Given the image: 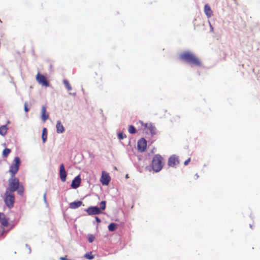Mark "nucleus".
<instances>
[{
  "label": "nucleus",
  "mask_w": 260,
  "mask_h": 260,
  "mask_svg": "<svg viewBox=\"0 0 260 260\" xmlns=\"http://www.w3.org/2000/svg\"><path fill=\"white\" fill-rule=\"evenodd\" d=\"M21 161L19 157H15L13 162L10 167L9 172L10 173L11 177L9 179L8 187L6 190L14 192L17 191V193L21 196H23L24 188L22 184H20L18 178L15 177V174L19 170Z\"/></svg>",
  "instance_id": "1"
},
{
  "label": "nucleus",
  "mask_w": 260,
  "mask_h": 260,
  "mask_svg": "<svg viewBox=\"0 0 260 260\" xmlns=\"http://www.w3.org/2000/svg\"><path fill=\"white\" fill-rule=\"evenodd\" d=\"M179 58L197 67H201L202 65L200 59L190 51L181 53L179 55Z\"/></svg>",
  "instance_id": "2"
},
{
  "label": "nucleus",
  "mask_w": 260,
  "mask_h": 260,
  "mask_svg": "<svg viewBox=\"0 0 260 260\" xmlns=\"http://www.w3.org/2000/svg\"><path fill=\"white\" fill-rule=\"evenodd\" d=\"M151 165L155 172H159L164 165V159L162 156L159 154H156L152 159Z\"/></svg>",
  "instance_id": "3"
},
{
  "label": "nucleus",
  "mask_w": 260,
  "mask_h": 260,
  "mask_svg": "<svg viewBox=\"0 0 260 260\" xmlns=\"http://www.w3.org/2000/svg\"><path fill=\"white\" fill-rule=\"evenodd\" d=\"M15 200L14 192L6 190L4 194V202L6 206L9 208H12L13 207Z\"/></svg>",
  "instance_id": "4"
},
{
  "label": "nucleus",
  "mask_w": 260,
  "mask_h": 260,
  "mask_svg": "<svg viewBox=\"0 0 260 260\" xmlns=\"http://www.w3.org/2000/svg\"><path fill=\"white\" fill-rule=\"evenodd\" d=\"M8 226V220L5 217L4 214L0 213V236L6 232V228Z\"/></svg>",
  "instance_id": "5"
},
{
  "label": "nucleus",
  "mask_w": 260,
  "mask_h": 260,
  "mask_svg": "<svg viewBox=\"0 0 260 260\" xmlns=\"http://www.w3.org/2000/svg\"><path fill=\"white\" fill-rule=\"evenodd\" d=\"M36 79L39 84L42 86L45 87L49 86V82L47 81L46 77L43 75L41 74L40 72H38L37 74Z\"/></svg>",
  "instance_id": "6"
},
{
  "label": "nucleus",
  "mask_w": 260,
  "mask_h": 260,
  "mask_svg": "<svg viewBox=\"0 0 260 260\" xmlns=\"http://www.w3.org/2000/svg\"><path fill=\"white\" fill-rule=\"evenodd\" d=\"M85 211L89 215L100 214L102 213L101 209L98 207L90 206L85 210Z\"/></svg>",
  "instance_id": "7"
},
{
  "label": "nucleus",
  "mask_w": 260,
  "mask_h": 260,
  "mask_svg": "<svg viewBox=\"0 0 260 260\" xmlns=\"http://www.w3.org/2000/svg\"><path fill=\"white\" fill-rule=\"evenodd\" d=\"M138 149L140 152H144L146 149L147 141L144 138H141L138 142Z\"/></svg>",
  "instance_id": "8"
},
{
  "label": "nucleus",
  "mask_w": 260,
  "mask_h": 260,
  "mask_svg": "<svg viewBox=\"0 0 260 260\" xmlns=\"http://www.w3.org/2000/svg\"><path fill=\"white\" fill-rule=\"evenodd\" d=\"M110 181V177L109 174L105 171L102 172L101 182L103 185H108Z\"/></svg>",
  "instance_id": "9"
},
{
  "label": "nucleus",
  "mask_w": 260,
  "mask_h": 260,
  "mask_svg": "<svg viewBox=\"0 0 260 260\" xmlns=\"http://www.w3.org/2000/svg\"><path fill=\"white\" fill-rule=\"evenodd\" d=\"M140 122L141 123L142 125H144L145 128H147L152 135H154L155 134V127L154 125H153L151 123H145V124H144L142 121H140Z\"/></svg>",
  "instance_id": "10"
},
{
  "label": "nucleus",
  "mask_w": 260,
  "mask_h": 260,
  "mask_svg": "<svg viewBox=\"0 0 260 260\" xmlns=\"http://www.w3.org/2000/svg\"><path fill=\"white\" fill-rule=\"evenodd\" d=\"M178 158L175 156H171L168 160V165L170 167H174L179 164Z\"/></svg>",
  "instance_id": "11"
},
{
  "label": "nucleus",
  "mask_w": 260,
  "mask_h": 260,
  "mask_svg": "<svg viewBox=\"0 0 260 260\" xmlns=\"http://www.w3.org/2000/svg\"><path fill=\"white\" fill-rule=\"evenodd\" d=\"M81 182V179L79 175L76 177L72 181L71 183V187L73 188H77L80 185Z\"/></svg>",
  "instance_id": "12"
},
{
  "label": "nucleus",
  "mask_w": 260,
  "mask_h": 260,
  "mask_svg": "<svg viewBox=\"0 0 260 260\" xmlns=\"http://www.w3.org/2000/svg\"><path fill=\"white\" fill-rule=\"evenodd\" d=\"M59 175L61 180L62 182H64L66 180L67 173L63 164L60 166Z\"/></svg>",
  "instance_id": "13"
},
{
  "label": "nucleus",
  "mask_w": 260,
  "mask_h": 260,
  "mask_svg": "<svg viewBox=\"0 0 260 260\" xmlns=\"http://www.w3.org/2000/svg\"><path fill=\"white\" fill-rule=\"evenodd\" d=\"M204 12L208 18H210L213 15V12L208 4H206L204 6Z\"/></svg>",
  "instance_id": "14"
},
{
  "label": "nucleus",
  "mask_w": 260,
  "mask_h": 260,
  "mask_svg": "<svg viewBox=\"0 0 260 260\" xmlns=\"http://www.w3.org/2000/svg\"><path fill=\"white\" fill-rule=\"evenodd\" d=\"M56 127V132L58 134L63 133L65 131L63 125L62 124L61 122L60 121H57Z\"/></svg>",
  "instance_id": "15"
},
{
  "label": "nucleus",
  "mask_w": 260,
  "mask_h": 260,
  "mask_svg": "<svg viewBox=\"0 0 260 260\" xmlns=\"http://www.w3.org/2000/svg\"><path fill=\"white\" fill-rule=\"evenodd\" d=\"M42 119L45 122L48 118L49 115L46 113V107L43 106L42 107Z\"/></svg>",
  "instance_id": "16"
},
{
  "label": "nucleus",
  "mask_w": 260,
  "mask_h": 260,
  "mask_svg": "<svg viewBox=\"0 0 260 260\" xmlns=\"http://www.w3.org/2000/svg\"><path fill=\"white\" fill-rule=\"evenodd\" d=\"M82 204V202L81 201H77L72 202L70 204V208L71 209H76L79 207H80Z\"/></svg>",
  "instance_id": "17"
},
{
  "label": "nucleus",
  "mask_w": 260,
  "mask_h": 260,
  "mask_svg": "<svg viewBox=\"0 0 260 260\" xmlns=\"http://www.w3.org/2000/svg\"><path fill=\"white\" fill-rule=\"evenodd\" d=\"M47 138V128L44 127L42 131V139L43 143H45Z\"/></svg>",
  "instance_id": "18"
},
{
  "label": "nucleus",
  "mask_w": 260,
  "mask_h": 260,
  "mask_svg": "<svg viewBox=\"0 0 260 260\" xmlns=\"http://www.w3.org/2000/svg\"><path fill=\"white\" fill-rule=\"evenodd\" d=\"M7 127L6 125H3L0 127V134L2 136H4L7 132Z\"/></svg>",
  "instance_id": "19"
},
{
  "label": "nucleus",
  "mask_w": 260,
  "mask_h": 260,
  "mask_svg": "<svg viewBox=\"0 0 260 260\" xmlns=\"http://www.w3.org/2000/svg\"><path fill=\"white\" fill-rule=\"evenodd\" d=\"M11 152V150L9 148H5L3 151V156L4 157L6 158L8 157L9 153Z\"/></svg>",
  "instance_id": "20"
},
{
  "label": "nucleus",
  "mask_w": 260,
  "mask_h": 260,
  "mask_svg": "<svg viewBox=\"0 0 260 260\" xmlns=\"http://www.w3.org/2000/svg\"><path fill=\"white\" fill-rule=\"evenodd\" d=\"M116 224L114 223H111L108 226V230L110 231L113 232L116 230Z\"/></svg>",
  "instance_id": "21"
},
{
  "label": "nucleus",
  "mask_w": 260,
  "mask_h": 260,
  "mask_svg": "<svg viewBox=\"0 0 260 260\" xmlns=\"http://www.w3.org/2000/svg\"><path fill=\"white\" fill-rule=\"evenodd\" d=\"M63 82L66 87L69 91H71L72 89V86H71L68 81L64 80Z\"/></svg>",
  "instance_id": "22"
},
{
  "label": "nucleus",
  "mask_w": 260,
  "mask_h": 260,
  "mask_svg": "<svg viewBox=\"0 0 260 260\" xmlns=\"http://www.w3.org/2000/svg\"><path fill=\"white\" fill-rule=\"evenodd\" d=\"M128 132L131 134H135L136 132V128L133 125H129L128 128Z\"/></svg>",
  "instance_id": "23"
},
{
  "label": "nucleus",
  "mask_w": 260,
  "mask_h": 260,
  "mask_svg": "<svg viewBox=\"0 0 260 260\" xmlns=\"http://www.w3.org/2000/svg\"><path fill=\"white\" fill-rule=\"evenodd\" d=\"M106 202L105 201H103L100 203V209L101 210H104L106 208Z\"/></svg>",
  "instance_id": "24"
},
{
  "label": "nucleus",
  "mask_w": 260,
  "mask_h": 260,
  "mask_svg": "<svg viewBox=\"0 0 260 260\" xmlns=\"http://www.w3.org/2000/svg\"><path fill=\"white\" fill-rule=\"evenodd\" d=\"M95 239V237L93 235H89L88 237V240L90 243L92 242Z\"/></svg>",
  "instance_id": "25"
},
{
  "label": "nucleus",
  "mask_w": 260,
  "mask_h": 260,
  "mask_svg": "<svg viewBox=\"0 0 260 260\" xmlns=\"http://www.w3.org/2000/svg\"><path fill=\"white\" fill-rule=\"evenodd\" d=\"M118 138L119 140H122L124 138H126V135L123 134V133H119L118 134Z\"/></svg>",
  "instance_id": "26"
},
{
  "label": "nucleus",
  "mask_w": 260,
  "mask_h": 260,
  "mask_svg": "<svg viewBox=\"0 0 260 260\" xmlns=\"http://www.w3.org/2000/svg\"><path fill=\"white\" fill-rule=\"evenodd\" d=\"M85 257L89 259H92L93 258V255H90L88 253H86L85 255Z\"/></svg>",
  "instance_id": "27"
},
{
  "label": "nucleus",
  "mask_w": 260,
  "mask_h": 260,
  "mask_svg": "<svg viewBox=\"0 0 260 260\" xmlns=\"http://www.w3.org/2000/svg\"><path fill=\"white\" fill-rule=\"evenodd\" d=\"M190 161V158H188L187 160H186L184 162V165H187Z\"/></svg>",
  "instance_id": "28"
},
{
  "label": "nucleus",
  "mask_w": 260,
  "mask_h": 260,
  "mask_svg": "<svg viewBox=\"0 0 260 260\" xmlns=\"http://www.w3.org/2000/svg\"><path fill=\"white\" fill-rule=\"evenodd\" d=\"M24 110L26 112H28L29 110V109L27 107V104L25 103L24 104Z\"/></svg>",
  "instance_id": "29"
},
{
  "label": "nucleus",
  "mask_w": 260,
  "mask_h": 260,
  "mask_svg": "<svg viewBox=\"0 0 260 260\" xmlns=\"http://www.w3.org/2000/svg\"><path fill=\"white\" fill-rule=\"evenodd\" d=\"M60 260H70V259H68V258H67V256H62V257H60Z\"/></svg>",
  "instance_id": "30"
},
{
  "label": "nucleus",
  "mask_w": 260,
  "mask_h": 260,
  "mask_svg": "<svg viewBox=\"0 0 260 260\" xmlns=\"http://www.w3.org/2000/svg\"><path fill=\"white\" fill-rule=\"evenodd\" d=\"M95 220L98 223H100L101 222V220L97 216L95 217Z\"/></svg>",
  "instance_id": "31"
},
{
  "label": "nucleus",
  "mask_w": 260,
  "mask_h": 260,
  "mask_svg": "<svg viewBox=\"0 0 260 260\" xmlns=\"http://www.w3.org/2000/svg\"><path fill=\"white\" fill-rule=\"evenodd\" d=\"M44 198L45 200H46V194H44Z\"/></svg>",
  "instance_id": "32"
},
{
  "label": "nucleus",
  "mask_w": 260,
  "mask_h": 260,
  "mask_svg": "<svg viewBox=\"0 0 260 260\" xmlns=\"http://www.w3.org/2000/svg\"><path fill=\"white\" fill-rule=\"evenodd\" d=\"M126 177L127 178L128 177V175H126Z\"/></svg>",
  "instance_id": "33"
}]
</instances>
